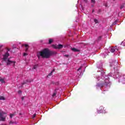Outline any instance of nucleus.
<instances>
[{"instance_id": "26", "label": "nucleus", "mask_w": 125, "mask_h": 125, "mask_svg": "<svg viewBox=\"0 0 125 125\" xmlns=\"http://www.w3.org/2000/svg\"><path fill=\"white\" fill-rule=\"evenodd\" d=\"M124 45L125 46V40L123 42Z\"/></svg>"}, {"instance_id": "35", "label": "nucleus", "mask_w": 125, "mask_h": 125, "mask_svg": "<svg viewBox=\"0 0 125 125\" xmlns=\"http://www.w3.org/2000/svg\"><path fill=\"white\" fill-rule=\"evenodd\" d=\"M92 6L93 7V5H92Z\"/></svg>"}, {"instance_id": "8", "label": "nucleus", "mask_w": 125, "mask_h": 125, "mask_svg": "<svg viewBox=\"0 0 125 125\" xmlns=\"http://www.w3.org/2000/svg\"><path fill=\"white\" fill-rule=\"evenodd\" d=\"M23 45L25 47V51H28V49H29V45L27 44H24Z\"/></svg>"}, {"instance_id": "29", "label": "nucleus", "mask_w": 125, "mask_h": 125, "mask_svg": "<svg viewBox=\"0 0 125 125\" xmlns=\"http://www.w3.org/2000/svg\"><path fill=\"white\" fill-rule=\"evenodd\" d=\"M113 25H116V21H115L114 22H113Z\"/></svg>"}, {"instance_id": "37", "label": "nucleus", "mask_w": 125, "mask_h": 125, "mask_svg": "<svg viewBox=\"0 0 125 125\" xmlns=\"http://www.w3.org/2000/svg\"><path fill=\"white\" fill-rule=\"evenodd\" d=\"M0 65H1V63H0Z\"/></svg>"}, {"instance_id": "17", "label": "nucleus", "mask_w": 125, "mask_h": 125, "mask_svg": "<svg viewBox=\"0 0 125 125\" xmlns=\"http://www.w3.org/2000/svg\"><path fill=\"white\" fill-rule=\"evenodd\" d=\"M91 2L93 4L95 3V0H91Z\"/></svg>"}, {"instance_id": "3", "label": "nucleus", "mask_w": 125, "mask_h": 125, "mask_svg": "<svg viewBox=\"0 0 125 125\" xmlns=\"http://www.w3.org/2000/svg\"><path fill=\"white\" fill-rule=\"evenodd\" d=\"M120 49H122V47L120 46H116L115 47H109L108 49H105L104 52L101 54V56L104 58H105L107 55H109V53H110L109 51H110V52H112V53H114V54H117L118 51H119V50Z\"/></svg>"}, {"instance_id": "28", "label": "nucleus", "mask_w": 125, "mask_h": 125, "mask_svg": "<svg viewBox=\"0 0 125 125\" xmlns=\"http://www.w3.org/2000/svg\"><path fill=\"white\" fill-rule=\"evenodd\" d=\"M34 118H36V114H34L33 116V118L34 119Z\"/></svg>"}, {"instance_id": "32", "label": "nucleus", "mask_w": 125, "mask_h": 125, "mask_svg": "<svg viewBox=\"0 0 125 125\" xmlns=\"http://www.w3.org/2000/svg\"><path fill=\"white\" fill-rule=\"evenodd\" d=\"M28 82H29V81H26V83H28Z\"/></svg>"}, {"instance_id": "23", "label": "nucleus", "mask_w": 125, "mask_h": 125, "mask_svg": "<svg viewBox=\"0 0 125 125\" xmlns=\"http://www.w3.org/2000/svg\"><path fill=\"white\" fill-rule=\"evenodd\" d=\"M26 55H28V54H27L26 53H23V56H26Z\"/></svg>"}, {"instance_id": "14", "label": "nucleus", "mask_w": 125, "mask_h": 125, "mask_svg": "<svg viewBox=\"0 0 125 125\" xmlns=\"http://www.w3.org/2000/svg\"><path fill=\"white\" fill-rule=\"evenodd\" d=\"M3 46V45H0V52H1L2 51V50L1 49V48Z\"/></svg>"}, {"instance_id": "36", "label": "nucleus", "mask_w": 125, "mask_h": 125, "mask_svg": "<svg viewBox=\"0 0 125 125\" xmlns=\"http://www.w3.org/2000/svg\"><path fill=\"white\" fill-rule=\"evenodd\" d=\"M21 87H22V85L21 86Z\"/></svg>"}, {"instance_id": "21", "label": "nucleus", "mask_w": 125, "mask_h": 125, "mask_svg": "<svg viewBox=\"0 0 125 125\" xmlns=\"http://www.w3.org/2000/svg\"><path fill=\"white\" fill-rule=\"evenodd\" d=\"M18 93H19V94H21L22 93V91L19 90V91H18Z\"/></svg>"}, {"instance_id": "34", "label": "nucleus", "mask_w": 125, "mask_h": 125, "mask_svg": "<svg viewBox=\"0 0 125 125\" xmlns=\"http://www.w3.org/2000/svg\"><path fill=\"white\" fill-rule=\"evenodd\" d=\"M94 10H93V11H92V12H94Z\"/></svg>"}, {"instance_id": "33", "label": "nucleus", "mask_w": 125, "mask_h": 125, "mask_svg": "<svg viewBox=\"0 0 125 125\" xmlns=\"http://www.w3.org/2000/svg\"><path fill=\"white\" fill-rule=\"evenodd\" d=\"M28 82H29V83H31V81H28Z\"/></svg>"}, {"instance_id": "1", "label": "nucleus", "mask_w": 125, "mask_h": 125, "mask_svg": "<svg viewBox=\"0 0 125 125\" xmlns=\"http://www.w3.org/2000/svg\"><path fill=\"white\" fill-rule=\"evenodd\" d=\"M10 54H9V50L8 49H6L2 53L0 58L3 61L5 62L6 64L8 66V65H11L13 64V66H15L16 62L10 60L9 57Z\"/></svg>"}, {"instance_id": "4", "label": "nucleus", "mask_w": 125, "mask_h": 125, "mask_svg": "<svg viewBox=\"0 0 125 125\" xmlns=\"http://www.w3.org/2000/svg\"><path fill=\"white\" fill-rule=\"evenodd\" d=\"M6 117V113L3 112H0V121H4L5 117Z\"/></svg>"}, {"instance_id": "5", "label": "nucleus", "mask_w": 125, "mask_h": 125, "mask_svg": "<svg viewBox=\"0 0 125 125\" xmlns=\"http://www.w3.org/2000/svg\"><path fill=\"white\" fill-rule=\"evenodd\" d=\"M97 113H98V114H101V113H104L105 114V113H107V112H106V110H104L103 106H101L99 109H97Z\"/></svg>"}, {"instance_id": "18", "label": "nucleus", "mask_w": 125, "mask_h": 125, "mask_svg": "<svg viewBox=\"0 0 125 125\" xmlns=\"http://www.w3.org/2000/svg\"><path fill=\"white\" fill-rule=\"evenodd\" d=\"M94 22H95V23H96V24H97V23H98V20L95 19Z\"/></svg>"}, {"instance_id": "20", "label": "nucleus", "mask_w": 125, "mask_h": 125, "mask_svg": "<svg viewBox=\"0 0 125 125\" xmlns=\"http://www.w3.org/2000/svg\"><path fill=\"white\" fill-rule=\"evenodd\" d=\"M101 38H102L101 36H99V37L98 38V41H100V40H101Z\"/></svg>"}, {"instance_id": "7", "label": "nucleus", "mask_w": 125, "mask_h": 125, "mask_svg": "<svg viewBox=\"0 0 125 125\" xmlns=\"http://www.w3.org/2000/svg\"><path fill=\"white\" fill-rule=\"evenodd\" d=\"M82 68H83V66H81V67H79V68L78 69L77 73H78V75H79V76H82V75H83V72H82Z\"/></svg>"}, {"instance_id": "24", "label": "nucleus", "mask_w": 125, "mask_h": 125, "mask_svg": "<svg viewBox=\"0 0 125 125\" xmlns=\"http://www.w3.org/2000/svg\"><path fill=\"white\" fill-rule=\"evenodd\" d=\"M25 97H26L24 96V97H22L21 98V100H22V101H23V100H24V99H25Z\"/></svg>"}, {"instance_id": "31", "label": "nucleus", "mask_w": 125, "mask_h": 125, "mask_svg": "<svg viewBox=\"0 0 125 125\" xmlns=\"http://www.w3.org/2000/svg\"><path fill=\"white\" fill-rule=\"evenodd\" d=\"M65 56H66V57H69V55H66Z\"/></svg>"}, {"instance_id": "2", "label": "nucleus", "mask_w": 125, "mask_h": 125, "mask_svg": "<svg viewBox=\"0 0 125 125\" xmlns=\"http://www.w3.org/2000/svg\"><path fill=\"white\" fill-rule=\"evenodd\" d=\"M54 54H56V52L50 51L47 48H45L37 53V57L39 59H41V58L48 59L51 55H54Z\"/></svg>"}, {"instance_id": "15", "label": "nucleus", "mask_w": 125, "mask_h": 125, "mask_svg": "<svg viewBox=\"0 0 125 125\" xmlns=\"http://www.w3.org/2000/svg\"><path fill=\"white\" fill-rule=\"evenodd\" d=\"M37 68H38V65H35L33 66V69H36Z\"/></svg>"}, {"instance_id": "27", "label": "nucleus", "mask_w": 125, "mask_h": 125, "mask_svg": "<svg viewBox=\"0 0 125 125\" xmlns=\"http://www.w3.org/2000/svg\"><path fill=\"white\" fill-rule=\"evenodd\" d=\"M26 83V82H24L22 83V85H23V84H25Z\"/></svg>"}, {"instance_id": "30", "label": "nucleus", "mask_w": 125, "mask_h": 125, "mask_svg": "<svg viewBox=\"0 0 125 125\" xmlns=\"http://www.w3.org/2000/svg\"><path fill=\"white\" fill-rule=\"evenodd\" d=\"M84 2H87V0H83Z\"/></svg>"}, {"instance_id": "10", "label": "nucleus", "mask_w": 125, "mask_h": 125, "mask_svg": "<svg viewBox=\"0 0 125 125\" xmlns=\"http://www.w3.org/2000/svg\"><path fill=\"white\" fill-rule=\"evenodd\" d=\"M54 71H55V70L53 69V70L49 74V75L47 76V77H51V76H52V74H53V72H54Z\"/></svg>"}, {"instance_id": "12", "label": "nucleus", "mask_w": 125, "mask_h": 125, "mask_svg": "<svg viewBox=\"0 0 125 125\" xmlns=\"http://www.w3.org/2000/svg\"><path fill=\"white\" fill-rule=\"evenodd\" d=\"M0 100H5V98H4L3 96H0Z\"/></svg>"}, {"instance_id": "6", "label": "nucleus", "mask_w": 125, "mask_h": 125, "mask_svg": "<svg viewBox=\"0 0 125 125\" xmlns=\"http://www.w3.org/2000/svg\"><path fill=\"white\" fill-rule=\"evenodd\" d=\"M53 47H54V48L61 49L63 48V45L62 44L53 45Z\"/></svg>"}, {"instance_id": "16", "label": "nucleus", "mask_w": 125, "mask_h": 125, "mask_svg": "<svg viewBox=\"0 0 125 125\" xmlns=\"http://www.w3.org/2000/svg\"><path fill=\"white\" fill-rule=\"evenodd\" d=\"M53 42V40H52V39H49V43H51V42Z\"/></svg>"}, {"instance_id": "13", "label": "nucleus", "mask_w": 125, "mask_h": 125, "mask_svg": "<svg viewBox=\"0 0 125 125\" xmlns=\"http://www.w3.org/2000/svg\"><path fill=\"white\" fill-rule=\"evenodd\" d=\"M55 96H56V91L53 93V94L52 95V97H55Z\"/></svg>"}, {"instance_id": "22", "label": "nucleus", "mask_w": 125, "mask_h": 125, "mask_svg": "<svg viewBox=\"0 0 125 125\" xmlns=\"http://www.w3.org/2000/svg\"><path fill=\"white\" fill-rule=\"evenodd\" d=\"M13 116H14V114H10V118H12L13 117Z\"/></svg>"}, {"instance_id": "11", "label": "nucleus", "mask_w": 125, "mask_h": 125, "mask_svg": "<svg viewBox=\"0 0 125 125\" xmlns=\"http://www.w3.org/2000/svg\"><path fill=\"white\" fill-rule=\"evenodd\" d=\"M71 50H72V51H74V52H78L79 51V50L76 49L75 48H72Z\"/></svg>"}, {"instance_id": "25", "label": "nucleus", "mask_w": 125, "mask_h": 125, "mask_svg": "<svg viewBox=\"0 0 125 125\" xmlns=\"http://www.w3.org/2000/svg\"><path fill=\"white\" fill-rule=\"evenodd\" d=\"M124 7V5H121L120 7V9H123V8Z\"/></svg>"}, {"instance_id": "9", "label": "nucleus", "mask_w": 125, "mask_h": 125, "mask_svg": "<svg viewBox=\"0 0 125 125\" xmlns=\"http://www.w3.org/2000/svg\"><path fill=\"white\" fill-rule=\"evenodd\" d=\"M0 82L1 83H4L5 82H4V79L1 78L0 77Z\"/></svg>"}, {"instance_id": "19", "label": "nucleus", "mask_w": 125, "mask_h": 125, "mask_svg": "<svg viewBox=\"0 0 125 125\" xmlns=\"http://www.w3.org/2000/svg\"><path fill=\"white\" fill-rule=\"evenodd\" d=\"M96 79H97L98 81H99L100 80V77L96 76Z\"/></svg>"}]
</instances>
